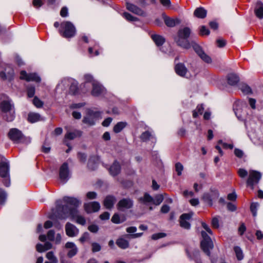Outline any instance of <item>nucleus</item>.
<instances>
[{"label": "nucleus", "mask_w": 263, "mask_h": 263, "mask_svg": "<svg viewBox=\"0 0 263 263\" xmlns=\"http://www.w3.org/2000/svg\"><path fill=\"white\" fill-rule=\"evenodd\" d=\"M152 38L157 46H161L165 42L164 38L159 35L153 34Z\"/></svg>", "instance_id": "36"}, {"label": "nucleus", "mask_w": 263, "mask_h": 263, "mask_svg": "<svg viewBox=\"0 0 263 263\" xmlns=\"http://www.w3.org/2000/svg\"><path fill=\"white\" fill-rule=\"evenodd\" d=\"M121 167L119 163L115 161L109 167V171L111 175L115 176L117 175L120 172Z\"/></svg>", "instance_id": "29"}, {"label": "nucleus", "mask_w": 263, "mask_h": 263, "mask_svg": "<svg viewBox=\"0 0 263 263\" xmlns=\"http://www.w3.org/2000/svg\"><path fill=\"white\" fill-rule=\"evenodd\" d=\"M134 201L129 198H124L120 200L117 204L119 210L124 211L133 208Z\"/></svg>", "instance_id": "14"}, {"label": "nucleus", "mask_w": 263, "mask_h": 263, "mask_svg": "<svg viewBox=\"0 0 263 263\" xmlns=\"http://www.w3.org/2000/svg\"><path fill=\"white\" fill-rule=\"evenodd\" d=\"M204 107L202 105H198L196 109L193 111V116L194 118H196L199 115H201L203 113Z\"/></svg>", "instance_id": "44"}, {"label": "nucleus", "mask_w": 263, "mask_h": 263, "mask_svg": "<svg viewBox=\"0 0 263 263\" xmlns=\"http://www.w3.org/2000/svg\"><path fill=\"white\" fill-rule=\"evenodd\" d=\"M71 177V173L67 162L63 163L59 168V179L62 184H65Z\"/></svg>", "instance_id": "10"}, {"label": "nucleus", "mask_w": 263, "mask_h": 263, "mask_svg": "<svg viewBox=\"0 0 263 263\" xmlns=\"http://www.w3.org/2000/svg\"><path fill=\"white\" fill-rule=\"evenodd\" d=\"M46 257L50 261H45V263H58V258L55 256L53 252L49 251L47 252L46 253Z\"/></svg>", "instance_id": "39"}, {"label": "nucleus", "mask_w": 263, "mask_h": 263, "mask_svg": "<svg viewBox=\"0 0 263 263\" xmlns=\"http://www.w3.org/2000/svg\"><path fill=\"white\" fill-rule=\"evenodd\" d=\"M27 95L28 97L31 98L33 97L35 93V87L33 86H30L27 88Z\"/></svg>", "instance_id": "50"}, {"label": "nucleus", "mask_w": 263, "mask_h": 263, "mask_svg": "<svg viewBox=\"0 0 263 263\" xmlns=\"http://www.w3.org/2000/svg\"><path fill=\"white\" fill-rule=\"evenodd\" d=\"M163 200V197L162 195L159 194L156 195L155 198H153V203L158 205H159Z\"/></svg>", "instance_id": "46"}, {"label": "nucleus", "mask_w": 263, "mask_h": 263, "mask_svg": "<svg viewBox=\"0 0 263 263\" xmlns=\"http://www.w3.org/2000/svg\"><path fill=\"white\" fill-rule=\"evenodd\" d=\"M7 198V194L5 191L0 188V204L4 205Z\"/></svg>", "instance_id": "43"}, {"label": "nucleus", "mask_w": 263, "mask_h": 263, "mask_svg": "<svg viewBox=\"0 0 263 263\" xmlns=\"http://www.w3.org/2000/svg\"><path fill=\"white\" fill-rule=\"evenodd\" d=\"M126 123L120 122L117 123L114 127V132L116 133H120L126 125Z\"/></svg>", "instance_id": "40"}, {"label": "nucleus", "mask_w": 263, "mask_h": 263, "mask_svg": "<svg viewBox=\"0 0 263 263\" xmlns=\"http://www.w3.org/2000/svg\"><path fill=\"white\" fill-rule=\"evenodd\" d=\"M175 71L176 73L181 77H186L187 72V69L184 64L179 63L175 66Z\"/></svg>", "instance_id": "26"}, {"label": "nucleus", "mask_w": 263, "mask_h": 263, "mask_svg": "<svg viewBox=\"0 0 263 263\" xmlns=\"http://www.w3.org/2000/svg\"><path fill=\"white\" fill-rule=\"evenodd\" d=\"M76 32V28L70 22H63L61 24L59 32L63 37L66 38L73 37Z\"/></svg>", "instance_id": "6"}, {"label": "nucleus", "mask_w": 263, "mask_h": 263, "mask_svg": "<svg viewBox=\"0 0 263 263\" xmlns=\"http://www.w3.org/2000/svg\"><path fill=\"white\" fill-rule=\"evenodd\" d=\"M20 79L25 80L27 81H34L36 82H40L41 81L40 77L36 73H27L24 70L21 72Z\"/></svg>", "instance_id": "17"}, {"label": "nucleus", "mask_w": 263, "mask_h": 263, "mask_svg": "<svg viewBox=\"0 0 263 263\" xmlns=\"http://www.w3.org/2000/svg\"><path fill=\"white\" fill-rule=\"evenodd\" d=\"M259 203L257 202H253L250 206V210L254 217L257 216V209L259 207Z\"/></svg>", "instance_id": "45"}, {"label": "nucleus", "mask_w": 263, "mask_h": 263, "mask_svg": "<svg viewBox=\"0 0 263 263\" xmlns=\"http://www.w3.org/2000/svg\"><path fill=\"white\" fill-rule=\"evenodd\" d=\"M84 208L88 213L98 212L100 209V205L99 202L95 201L85 203Z\"/></svg>", "instance_id": "21"}, {"label": "nucleus", "mask_w": 263, "mask_h": 263, "mask_svg": "<svg viewBox=\"0 0 263 263\" xmlns=\"http://www.w3.org/2000/svg\"><path fill=\"white\" fill-rule=\"evenodd\" d=\"M65 231L66 235L71 237L77 236L79 232L75 226L69 222H67L65 226Z\"/></svg>", "instance_id": "20"}, {"label": "nucleus", "mask_w": 263, "mask_h": 263, "mask_svg": "<svg viewBox=\"0 0 263 263\" xmlns=\"http://www.w3.org/2000/svg\"><path fill=\"white\" fill-rule=\"evenodd\" d=\"M111 221L115 223H120L122 221L120 220V216L118 214H115L111 218Z\"/></svg>", "instance_id": "53"}, {"label": "nucleus", "mask_w": 263, "mask_h": 263, "mask_svg": "<svg viewBox=\"0 0 263 263\" xmlns=\"http://www.w3.org/2000/svg\"><path fill=\"white\" fill-rule=\"evenodd\" d=\"M100 114L98 112L90 111V112L84 117L83 122L90 126L94 125L96 121L98 119Z\"/></svg>", "instance_id": "15"}, {"label": "nucleus", "mask_w": 263, "mask_h": 263, "mask_svg": "<svg viewBox=\"0 0 263 263\" xmlns=\"http://www.w3.org/2000/svg\"><path fill=\"white\" fill-rule=\"evenodd\" d=\"M0 109L3 112V117L8 122L12 121L14 118V106L12 100L7 96L2 95L0 97Z\"/></svg>", "instance_id": "2"}, {"label": "nucleus", "mask_w": 263, "mask_h": 263, "mask_svg": "<svg viewBox=\"0 0 263 263\" xmlns=\"http://www.w3.org/2000/svg\"><path fill=\"white\" fill-rule=\"evenodd\" d=\"M116 201V198L113 196H107L104 201V205L106 208L110 209L112 208Z\"/></svg>", "instance_id": "28"}, {"label": "nucleus", "mask_w": 263, "mask_h": 263, "mask_svg": "<svg viewBox=\"0 0 263 263\" xmlns=\"http://www.w3.org/2000/svg\"><path fill=\"white\" fill-rule=\"evenodd\" d=\"M65 248L68 249L67 256L72 258L75 256L78 251V249L76 245L72 242H67L65 244Z\"/></svg>", "instance_id": "22"}, {"label": "nucleus", "mask_w": 263, "mask_h": 263, "mask_svg": "<svg viewBox=\"0 0 263 263\" xmlns=\"http://www.w3.org/2000/svg\"><path fill=\"white\" fill-rule=\"evenodd\" d=\"M86 197L88 199H93L97 197V193L95 192H89L86 194Z\"/></svg>", "instance_id": "61"}, {"label": "nucleus", "mask_w": 263, "mask_h": 263, "mask_svg": "<svg viewBox=\"0 0 263 263\" xmlns=\"http://www.w3.org/2000/svg\"><path fill=\"white\" fill-rule=\"evenodd\" d=\"M112 120V119L111 118L108 117L103 121L102 125L104 127H107L110 125Z\"/></svg>", "instance_id": "60"}, {"label": "nucleus", "mask_w": 263, "mask_h": 263, "mask_svg": "<svg viewBox=\"0 0 263 263\" xmlns=\"http://www.w3.org/2000/svg\"><path fill=\"white\" fill-rule=\"evenodd\" d=\"M123 16L126 20L130 22H134L138 20L137 17L133 16L127 12L123 13Z\"/></svg>", "instance_id": "47"}, {"label": "nucleus", "mask_w": 263, "mask_h": 263, "mask_svg": "<svg viewBox=\"0 0 263 263\" xmlns=\"http://www.w3.org/2000/svg\"><path fill=\"white\" fill-rule=\"evenodd\" d=\"M161 4L167 9L171 8V2L170 0H160Z\"/></svg>", "instance_id": "54"}, {"label": "nucleus", "mask_w": 263, "mask_h": 263, "mask_svg": "<svg viewBox=\"0 0 263 263\" xmlns=\"http://www.w3.org/2000/svg\"><path fill=\"white\" fill-rule=\"evenodd\" d=\"M219 195V192L217 190L212 191L211 193L204 194L203 196V199L205 203L211 206L213 205V200L217 199Z\"/></svg>", "instance_id": "16"}, {"label": "nucleus", "mask_w": 263, "mask_h": 263, "mask_svg": "<svg viewBox=\"0 0 263 263\" xmlns=\"http://www.w3.org/2000/svg\"><path fill=\"white\" fill-rule=\"evenodd\" d=\"M116 243L119 248L122 249H127L129 247V242L122 238L118 239Z\"/></svg>", "instance_id": "37"}, {"label": "nucleus", "mask_w": 263, "mask_h": 263, "mask_svg": "<svg viewBox=\"0 0 263 263\" xmlns=\"http://www.w3.org/2000/svg\"><path fill=\"white\" fill-rule=\"evenodd\" d=\"M190 45L191 47H193L194 51L204 62L207 63H211L212 62V59L210 57L206 54L203 51L201 47L195 41H191Z\"/></svg>", "instance_id": "13"}, {"label": "nucleus", "mask_w": 263, "mask_h": 263, "mask_svg": "<svg viewBox=\"0 0 263 263\" xmlns=\"http://www.w3.org/2000/svg\"><path fill=\"white\" fill-rule=\"evenodd\" d=\"M166 236L164 233H158L153 234L152 236V238L154 240H157L159 238H163Z\"/></svg>", "instance_id": "52"}, {"label": "nucleus", "mask_w": 263, "mask_h": 263, "mask_svg": "<svg viewBox=\"0 0 263 263\" xmlns=\"http://www.w3.org/2000/svg\"><path fill=\"white\" fill-rule=\"evenodd\" d=\"M140 139L143 142H147L149 140H151L152 142L154 143L156 142V138L155 135L153 132L149 131L143 132L140 136Z\"/></svg>", "instance_id": "23"}, {"label": "nucleus", "mask_w": 263, "mask_h": 263, "mask_svg": "<svg viewBox=\"0 0 263 263\" xmlns=\"http://www.w3.org/2000/svg\"><path fill=\"white\" fill-rule=\"evenodd\" d=\"M52 247V245L49 242H46L44 245L41 243H37L36 246V250L39 252H43L51 249Z\"/></svg>", "instance_id": "31"}, {"label": "nucleus", "mask_w": 263, "mask_h": 263, "mask_svg": "<svg viewBox=\"0 0 263 263\" xmlns=\"http://www.w3.org/2000/svg\"><path fill=\"white\" fill-rule=\"evenodd\" d=\"M206 10L202 7L197 8L195 9L194 14L195 16L200 18H203L206 15Z\"/></svg>", "instance_id": "33"}, {"label": "nucleus", "mask_w": 263, "mask_h": 263, "mask_svg": "<svg viewBox=\"0 0 263 263\" xmlns=\"http://www.w3.org/2000/svg\"><path fill=\"white\" fill-rule=\"evenodd\" d=\"M96 45L93 47H89L88 52L91 57L97 56L99 54V52L98 49H96Z\"/></svg>", "instance_id": "48"}, {"label": "nucleus", "mask_w": 263, "mask_h": 263, "mask_svg": "<svg viewBox=\"0 0 263 263\" xmlns=\"http://www.w3.org/2000/svg\"><path fill=\"white\" fill-rule=\"evenodd\" d=\"M72 219H76V222L81 225L86 223V220L84 217L80 215L77 209L69 208L67 205H59L58 208V218L65 219L69 217Z\"/></svg>", "instance_id": "1"}, {"label": "nucleus", "mask_w": 263, "mask_h": 263, "mask_svg": "<svg viewBox=\"0 0 263 263\" xmlns=\"http://www.w3.org/2000/svg\"><path fill=\"white\" fill-rule=\"evenodd\" d=\"M227 81L229 85L231 86H235L238 83L239 78L237 74L230 73L227 76Z\"/></svg>", "instance_id": "30"}, {"label": "nucleus", "mask_w": 263, "mask_h": 263, "mask_svg": "<svg viewBox=\"0 0 263 263\" xmlns=\"http://www.w3.org/2000/svg\"><path fill=\"white\" fill-rule=\"evenodd\" d=\"M33 103L37 108L41 107L43 105V102L36 97L34 98L33 100Z\"/></svg>", "instance_id": "51"}, {"label": "nucleus", "mask_w": 263, "mask_h": 263, "mask_svg": "<svg viewBox=\"0 0 263 263\" xmlns=\"http://www.w3.org/2000/svg\"><path fill=\"white\" fill-rule=\"evenodd\" d=\"M78 157L80 161L82 162H85L86 160V155L84 153H79L78 154Z\"/></svg>", "instance_id": "64"}, {"label": "nucleus", "mask_w": 263, "mask_h": 263, "mask_svg": "<svg viewBox=\"0 0 263 263\" xmlns=\"http://www.w3.org/2000/svg\"><path fill=\"white\" fill-rule=\"evenodd\" d=\"M162 18L165 24L168 27H174L181 23V20L178 17H171L165 13L162 14Z\"/></svg>", "instance_id": "18"}, {"label": "nucleus", "mask_w": 263, "mask_h": 263, "mask_svg": "<svg viewBox=\"0 0 263 263\" xmlns=\"http://www.w3.org/2000/svg\"><path fill=\"white\" fill-rule=\"evenodd\" d=\"M84 85L87 83L92 84L91 95L94 97L101 96L106 92L105 88L97 80H95L92 75L85 74L84 76Z\"/></svg>", "instance_id": "3"}, {"label": "nucleus", "mask_w": 263, "mask_h": 263, "mask_svg": "<svg viewBox=\"0 0 263 263\" xmlns=\"http://www.w3.org/2000/svg\"><path fill=\"white\" fill-rule=\"evenodd\" d=\"M88 229L92 233H96L99 230V228L97 225L92 224L88 227Z\"/></svg>", "instance_id": "63"}, {"label": "nucleus", "mask_w": 263, "mask_h": 263, "mask_svg": "<svg viewBox=\"0 0 263 263\" xmlns=\"http://www.w3.org/2000/svg\"><path fill=\"white\" fill-rule=\"evenodd\" d=\"M238 173L239 176L241 178H244L246 177L248 174V172L246 170L243 168H239L238 171Z\"/></svg>", "instance_id": "58"}, {"label": "nucleus", "mask_w": 263, "mask_h": 263, "mask_svg": "<svg viewBox=\"0 0 263 263\" xmlns=\"http://www.w3.org/2000/svg\"><path fill=\"white\" fill-rule=\"evenodd\" d=\"M9 165L8 162L2 161L0 162V176L3 179V182L6 187L10 185V178L9 174Z\"/></svg>", "instance_id": "7"}, {"label": "nucleus", "mask_w": 263, "mask_h": 263, "mask_svg": "<svg viewBox=\"0 0 263 263\" xmlns=\"http://www.w3.org/2000/svg\"><path fill=\"white\" fill-rule=\"evenodd\" d=\"M200 33L201 35H208L210 33L209 29L204 26H202L200 29Z\"/></svg>", "instance_id": "56"}, {"label": "nucleus", "mask_w": 263, "mask_h": 263, "mask_svg": "<svg viewBox=\"0 0 263 263\" xmlns=\"http://www.w3.org/2000/svg\"><path fill=\"white\" fill-rule=\"evenodd\" d=\"M55 232L53 230H49L47 233V238L50 241H53L54 239Z\"/></svg>", "instance_id": "57"}, {"label": "nucleus", "mask_w": 263, "mask_h": 263, "mask_svg": "<svg viewBox=\"0 0 263 263\" xmlns=\"http://www.w3.org/2000/svg\"><path fill=\"white\" fill-rule=\"evenodd\" d=\"M201 225L206 232L211 235L213 234L211 229L208 224H206L205 222H202Z\"/></svg>", "instance_id": "62"}, {"label": "nucleus", "mask_w": 263, "mask_h": 263, "mask_svg": "<svg viewBox=\"0 0 263 263\" xmlns=\"http://www.w3.org/2000/svg\"><path fill=\"white\" fill-rule=\"evenodd\" d=\"M256 16L259 19L263 18V3L261 2H257L254 9Z\"/></svg>", "instance_id": "27"}, {"label": "nucleus", "mask_w": 263, "mask_h": 263, "mask_svg": "<svg viewBox=\"0 0 263 263\" xmlns=\"http://www.w3.org/2000/svg\"><path fill=\"white\" fill-rule=\"evenodd\" d=\"M242 103L240 102H236L233 105V110L235 112L236 116L238 118L240 119L242 117L241 115V110L240 106H241Z\"/></svg>", "instance_id": "35"}, {"label": "nucleus", "mask_w": 263, "mask_h": 263, "mask_svg": "<svg viewBox=\"0 0 263 263\" xmlns=\"http://www.w3.org/2000/svg\"><path fill=\"white\" fill-rule=\"evenodd\" d=\"M183 170V165L180 163L177 162L175 164V171L177 173V175L178 176H180L182 174V171Z\"/></svg>", "instance_id": "49"}, {"label": "nucleus", "mask_w": 263, "mask_h": 263, "mask_svg": "<svg viewBox=\"0 0 263 263\" xmlns=\"http://www.w3.org/2000/svg\"><path fill=\"white\" fill-rule=\"evenodd\" d=\"M261 178V174L257 171L251 170L249 172V177L247 181V185L254 189V186L257 184Z\"/></svg>", "instance_id": "11"}, {"label": "nucleus", "mask_w": 263, "mask_h": 263, "mask_svg": "<svg viewBox=\"0 0 263 263\" xmlns=\"http://www.w3.org/2000/svg\"><path fill=\"white\" fill-rule=\"evenodd\" d=\"M8 136L9 139L15 143H22L27 144L31 142L30 138L24 137L22 132L17 128L10 129Z\"/></svg>", "instance_id": "5"}, {"label": "nucleus", "mask_w": 263, "mask_h": 263, "mask_svg": "<svg viewBox=\"0 0 263 263\" xmlns=\"http://www.w3.org/2000/svg\"><path fill=\"white\" fill-rule=\"evenodd\" d=\"M71 81L72 79L70 78H64L58 84L57 88L58 89L61 88V89H64L69 86Z\"/></svg>", "instance_id": "34"}, {"label": "nucleus", "mask_w": 263, "mask_h": 263, "mask_svg": "<svg viewBox=\"0 0 263 263\" xmlns=\"http://www.w3.org/2000/svg\"><path fill=\"white\" fill-rule=\"evenodd\" d=\"M139 201L141 203L148 205L153 203V198L149 194L145 193L143 197L139 199Z\"/></svg>", "instance_id": "32"}, {"label": "nucleus", "mask_w": 263, "mask_h": 263, "mask_svg": "<svg viewBox=\"0 0 263 263\" xmlns=\"http://www.w3.org/2000/svg\"><path fill=\"white\" fill-rule=\"evenodd\" d=\"M81 204V201L76 198L65 196L62 201H57V216L58 218V208L59 205L64 206L67 205L70 208L68 205L73 206L75 209H77Z\"/></svg>", "instance_id": "9"}, {"label": "nucleus", "mask_w": 263, "mask_h": 263, "mask_svg": "<svg viewBox=\"0 0 263 263\" xmlns=\"http://www.w3.org/2000/svg\"><path fill=\"white\" fill-rule=\"evenodd\" d=\"M126 8L129 11L137 15H143L144 14V11L141 9L133 4L126 3Z\"/></svg>", "instance_id": "24"}, {"label": "nucleus", "mask_w": 263, "mask_h": 263, "mask_svg": "<svg viewBox=\"0 0 263 263\" xmlns=\"http://www.w3.org/2000/svg\"><path fill=\"white\" fill-rule=\"evenodd\" d=\"M28 120L31 123H35L41 120V116L37 113L31 112L28 115Z\"/></svg>", "instance_id": "38"}, {"label": "nucleus", "mask_w": 263, "mask_h": 263, "mask_svg": "<svg viewBox=\"0 0 263 263\" xmlns=\"http://www.w3.org/2000/svg\"><path fill=\"white\" fill-rule=\"evenodd\" d=\"M89 238V234L88 232L84 233L83 235L80 238L79 240L81 242H84L88 239Z\"/></svg>", "instance_id": "59"}, {"label": "nucleus", "mask_w": 263, "mask_h": 263, "mask_svg": "<svg viewBox=\"0 0 263 263\" xmlns=\"http://www.w3.org/2000/svg\"><path fill=\"white\" fill-rule=\"evenodd\" d=\"M236 257L238 260H241L243 258V254L242 250L238 246L235 247L234 248Z\"/></svg>", "instance_id": "42"}, {"label": "nucleus", "mask_w": 263, "mask_h": 263, "mask_svg": "<svg viewBox=\"0 0 263 263\" xmlns=\"http://www.w3.org/2000/svg\"><path fill=\"white\" fill-rule=\"evenodd\" d=\"M239 89L245 95L251 94L252 93L251 88L246 84H240Z\"/></svg>", "instance_id": "41"}, {"label": "nucleus", "mask_w": 263, "mask_h": 263, "mask_svg": "<svg viewBox=\"0 0 263 263\" xmlns=\"http://www.w3.org/2000/svg\"><path fill=\"white\" fill-rule=\"evenodd\" d=\"M101 249V246L97 243L93 242L92 243V251L93 252H99Z\"/></svg>", "instance_id": "55"}, {"label": "nucleus", "mask_w": 263, "mask_h": 263, "mask_svg": "<svg viewBox=\"0 0 263 263\" xmlns=\"http://www.w3.org/2000/svg\"><path fill=\"white\" fill-rule=\"evenodd\" d=\"M193 213L183 214L180 217V226L185 229H190L191 224L188 221L192 217Z\"/></svg>", "instance_id": "19"}, {"label": "nucleus", "mask_w": 263, "mask_h": 263, "mask_svg": "<svg viewBox=\"0 0 263 263\" xmlns=\"http://www.w3.org/2000/svg\"><path fill=\"white\" fill-rule=\"evenodd\" d=\"M191 34V29L189 27H184L178 30L177 35L175 37V41L177 45L184 49L191 48V45L187 38Z\"/></svg>", "instance_id": "4"}, {"label": "nucleus", "mask_w": 263, "mask_h": 263, "mask_svg": "<svg viewBox=\"0 0 263 263\" xmlns=\"http://www.w3.org/2000/svg\"><path fill=\"white\" fill-rule=\"evenodd\" d=\"M82 132L78 130H74L73 132H68L65 135L64 143H66L67 140H73L77 137H80Z\"/></svg>", "instance_id": "25"}, {"label": "nucleus", "mask_w": 263, "mask_h": 263, "mask_svg": "<svg viewBox=\"0 0 263 263\" xmlns=\"http://www.w3.org/2000/svg\"><path fill=\"white\" fill-rule=\"evenodd\" d=\"M190 45L191 47H193L194 51L204 62L207 63H211L212 62V59L210 57L206 54L203 51L201 47L195 41H191Z\"/></svg>", "instance_id": "12"}, {"label": "nucleus", "mask_w": 263, "mask_h": 263, "mask_svg": "<svg viewBox=\"0 0 263 263\" xmlns=\"http://www.w3.org/2000/svg\"><path fill=\"white\" fill-rule=\"evenodd\" d=\"M202 240L201 241V247L203 251L209 256H210V250L214 247L211 238L205 231H201Z\"/></svg>", "instance_id": "8"}]
</instances>
